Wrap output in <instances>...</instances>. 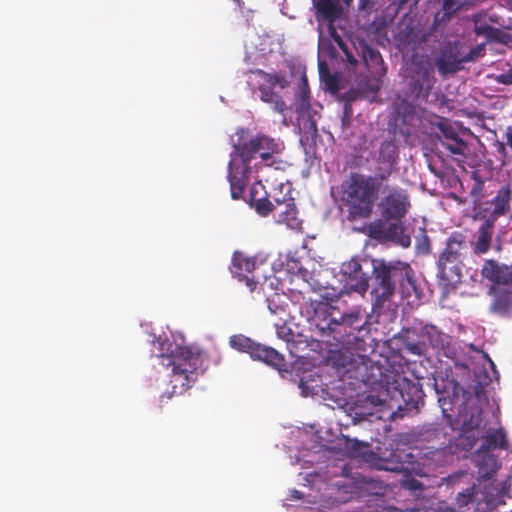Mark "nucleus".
<instances>
[{
	"mask_svg": "<svg viewBox=\"0 0 512 512\" xmlns=\"http://www.w3.org/2000/svg\"><path fill=\"white\" fill-rule=\"evenodd\" d=\"M237 140L233 144L228 163L227 179L230 184L231 197L234 200L242 198L243 193L250 183L253 169H258V164L252 165L256 156L260 164L281 169L284 162L278 156L284 150V145L279 139H275L264 133L249 135V130L240 128L236 132Z\"/></svg>",
	"mask_w": 512,
	"mask_h": 512,
	"instance_id": "f257e3e1",
	"label": "nucleus"
},
{
	"mask_svg": "<svg viewBox=\"0 0 512 512\" xmlns=\"http://www.w3.org/2000/svg\"><path fill=\"white\" fill-rule=\"evenodd\" d=\"M391 176V169L379 168L375 176L351 172L343 181L342 201L350 219L368 218L382 188V182Z\"/></svg>",
	"mask_w": 512,
	"mask_h": 512,
	"instance_id": "f03ea898",
	"label": "nucleus"
},
{
	"mask_svg": "<svg viewBox=\"0 0 512 512\" xmlns=\"http://www.w3.org/2000/svg\"><path fill=\"white\" fill-rule=\"evenodd\" d=\"M372 278L374 282L372 295L378 306L391 301L397 285L400 286L402 294L407 297L412 293L419 294L414 270L407 262L398 259H372Z\"/></svg>",
	"mask_w": 512,
	"mask_h": 512,
	"instance_id": "7ed1b4c3",
	"label": "nucleus"
},
{
	"mask_svg": "<svg viewBox=\"0 0 512 512\" xmlns=\"http://www.w3.org/2000/svg\"><path fill=\"white\" fill-rule=\"evenodd\" d=\"M438 402L444 418L454 421L464 433L477 429L481 424V409L474 403L471 392L464 389L454 378L442 381L441 388L435 383Z\"/></svg>",
	"mask_w": 512,
	"mask_h": 512,
	"instance_id": "20e7f679",
	"label": "nucleus"
},
{
	"mask_svg": "<svg viewBox=\"0 0 512 512\" xmlns=\"http://www.w3.org/2000/svg\"><path fill=\"white\" fill-rule=\"evenodd\" d=\"M166 353H162L160 364L171 368L170 383L174 394H182L197 381L199 371L202 370V352L190 346H180L168 343Z\"/></svg>",
	"mask_w": 512,
	"mask_h": 512,
	"instance_id": "39448f33",
	"label": "nucleus"
},
{
	"mask_svg": "<svg viewBox=\"0 0 512 512\" xmlns=\"http://www.w3.org/2000/svg\"><path fill=\"white\" fill-rule=\"evenodd\" d=\"M397 339L401 343L402 350L415 356H425L427 354L428 345L426 341L439 355L451 358L454 353L451 346L452 337L433 324L423 325L419 333L411 328L402 329Z\"/></svg>",
	"mask_w": 512,
	"mask_h": 512,
	"instance_id": "423d86ee",
	"label": "nucleus"
},
{
	"mask_svg": "<svg viewBox=\"0 0 512 512\" xmlns=\"http://www.w3.org/2000/svg\"><path fill=\"white\" fill-rule=\"evenodd\" d=\"M466 237L455 231L448 237L437 261V277L445 292L454 290L462 281L463 257L466 253Z\"/></svg>",
	"mask_w": 512,
	"mask_h": 512,
	"instance_id": "0eeeda50",
	"label": "nucleus"
},
{
	"mask_svg": "<svg viewBox=\"0 0 512 512\" xmlns=\"http://www.w3.org/2000/svg\"><path fill=\"white\" fill-rule=\"evenodd\" d=\"M510 486V482L505 480L498 485L489 484L487 487H484V492L479 493L478 486L474 484L458 493L456 498L457 505L459 508H463L470 503L476 502L477 510L483 505L490 510L495 509L499 505L505 504V496Z\"/></svg>",
	"mask_w": 512,
	"mask_h": 512,
	"instance_id": "6e6552de",
	"label": "nucleus"
},
{
	"mask_svg": "<svg viewBox=\"0 0 512 512\" xmlns=\"http://www.w3.org/2000/svg\"><path fill=\"white\" fill-rule=\"evenodd\" d=\"M230 346L239 351L248 353L254 360H259L278 370L285 366V358L276 349L262 345L242 334L233 335L229 339Z\"/></svg>",
	"mask_w": 512,
	"mask_h": 512,
	"instance_id": "1a4fd4ad",
	"label": "nucleus"
},
{
	"mask_svg": "<svg viewBox=\"0 0 512 512\" xmlns=\"http://www.w3.org/2000/svg\"><path fill=\"white\" fill-rule=\"evenodd\" d=\"M378 207L384 220L401 221L411 207L409 194L399 186L386 185Z\"/></svg>",
	"mask_w": 512,
	"mask_h": 512,
	"instance_id": "9d476101",
	"label": "nucleus"
},
{
	"mask_svg": "<svg viewBox=\"0 0 512 512\" xmlns=\"http://www.w3.org/2000/svg\"><path fill=\"white\" fill-rule=\"evenodd\" d=\"M359 257H352L341 265V274L345 278L346 287L353 292L364 294L369 288V275L363 271Z\"/></svg>",
	"mask_w": 512,
	"mask_h": 512,
	"instance_id": "9b49d317",
	"label": "nucleus"
},
{
	"mask_svg": "<svg viewBox=\"0 0 512 512\" xmlns=\"http://www.w3.org/2000/svg\"><path fill=\"white\" fill-rule=\"evenodd\" d=\"M463 63L458 42H448L442 46L434 59L435 67L443 76L457 73L463 68Z\"/></svg>",
	"mask_w": 512,
	"mask_h": 512,
	"instance_id": "f8f14e48",
	"label": "nucleus"
},
{
	"mask_svg": "<svg viewBox=\"0 0 512 512\" xmlns=\"http://www.w3.org/2000/svg\"><path fill=\"white\" fill-rule=\"evenodd\" d=\"M410 73L412 94L418 99H427L436 82L433 68L428 62L419 63L411 68Z\"/></svg>",
	"mask_w": 512,
	"mask_h": 512,
	"instance_id": "ddd939ff",
	"label": "nucleus"
},
{
	"mask_svg": "<svg viewBox=\"0 0 512 512\" xmlns=\"http://www.w3.org/2000/svg\"><path fill=\"white\" fill-rule=\"evenodd\" d=\"M269 197L276 202L274 216L277 218V222L285 224L291 229L300 230L302 220L298 217V210L290 193H286L282 197H278L276 194L269 195Z\"/></svg>",
	"mask_w": 512,
	"mask_h": 512,
	"instance_id": "4468645a",
	"label": "nucleus"
},
{
	"mask_svg": "<svg viewBox=\"0 0 512 512\" xmlns=\"http://www.w3.org/2000/svg\"><path fill=\"white\" fill-rule=\"evenodd\" d=\"M481 276L491 283V287L512 286V264L486 259L481 266Z\"/></svg>",
	"mask_w": 512,
	"mask_h": 512,
	"instance_id": "2eb2a0df",
	"label": "nucleus"
},
{
	"mask_svg": "<svg viewBox=\"0 0 512 512\" xmlns=\"http://www.w3.org/2000/svg\"><path fill=\"white\" fill-rule=\"evenodd\" d=\"M361 320L362 316L360 312L341 314L339 317L335 316L334 327L332 329V341L336 344L348 342L347 339L362 328L363 323Z\"/></svg>",
	"mask_w": 512,
	"mask_h": 512,
	"instance_id": "dca6fc26",
	"label": "nucleus"
},
{
	"mask_svg": "<svg viewBox=\"0 0 512 512\" xmlns=\"http://www.w3.org/2000/svg\"><path fill=\"white\" fill-rule=\"evenodd\" d=\"M395 390L398 391L401 400L409 408H418L424 404V391L418 381H412L404 376H398L394 380Z\"/></svg>",
	"mask_w": 512,
	"mask_h": 512,
	"instance_id": "f3484780",
	"label": "nucleus"
},
{
	"mask_svg": "<svg viewBox=\"0 0 512 512\" xmlns=\"http://www.w3.org/2000/svg\"><path fill=\"white\" fill-rule=\"evenodd\" d=\"M493 296L489 310L501 317L512 315V285L510 287H490Z\"/></svg>",
	"mask_w": 512,
	"mask_h": 512,
	"instance_id": "a211bd4d",
	"label": "nucleus"
},
{
	"mask_svg": "<svg viewBox=\"0 0 512 512\" xmlns=\"http://www.w3.org/2000/svg\"><path fill=\"white\" fill-rule=\"evenodd\" d=\"M494 226L492 219H485L478 227L471 241V248L475 255L486 254L492 248Z\"/></svg>",
	"mask_w": 512,
	"mask_h": 512,
	"instance_id": "6ab92c4d",
	"label": "nucleus"
},
{
	"mask_svg": "<svg viewBox=\"0 0 512 512\" xmlns=\"http://www.w3.org/2000/svg\"><path fill=\"white\" fill-rule=\"evenodd\" d=\"M511 191L507 186L501 187L496 196L484 204L489 205L490 208H485L484 211H489L488 215H483L485 219H492V223L495 224L496 220L505 215L510 209Z\"/></svg>",
	"mask_w": 512,
	"mask_h": 512,
	"instance_id": "aec40b11",
	"label": "nucleus"
},
{
	"mask_svg": "<svg viewBox=\"0 0 512 512\" xmlns=\"http://www.w3.org/2000/svg\"><path fill=\"white\" fill-rule=\"evenodd\" d=\"M473 461L478 467L479 480L492 479L500 468L497 457L489 452L476 450Z\"/></svg>",
	"mask_w": 512,
	"mask_h": 512,
	"instance_id": "412c9836",
	"label": "nucleus"
},
{
	"mask_svg": "<svg viewBox=\"0 0 512 512\" xmlns=\"http://www.w3.org/2000/svg\"><path fill=\"white\" fill-rule=\"evenodd\" d=\"M314 6L316 8V18L318 20L322 19L330 25H333L343 12L337 0H316Z\"/></svg>",
	"mask_w": 512,
	"mask_h": 512,
	"instance_id": "4be33fe9",
	"label": "nucleus"
},
{
	"mask_svg": "<svg viewBox=\"0 0 512 512\" xmlns=\"http://www.w3.org/2000/svg\"><path fill=\"white\" fill-rule=\"evenodd\" d=\"M260 189H264V186L262 185L261 181H257L254 184H252L250 188L249 201L251 206L255 208L256 212L259 215L265 217L268 216L270 212L275 213L276 202L273 199L270 200L268 196L258 198L257 195Z\"/></svg>",
	"mask_w": 512,
	"mask_h": 512,
	"instance_id": "5701e85b",
	"label": "nucleus"
},
{
	"mask_svg": "<svg viewBox=\"0 0 512 512\" xmlns=\"http://www.w3.org/2000/svg\"><path fill=\"white\" fill-rule=\"evenodd\" d=\"M334 312H323L317 311L313 319V325L315 330L318 332L320 338H328L326 341L331 342L332 340V329L334 327Z\"/></svg>",
	"mask_w": 512,
	"mask_h": 512,
	"instance_id": "b1692460",
	"label": "nucleus"
},
{
	"mask_svg": "<svg viewBox=\"0 0 512 512\" xmlns=\"http://www.w3.org/2000/svg\"><path fill=\"white\" fill-rule=\"evenodd\" d=\"M395 242L403 248L411 245V237L405 234V228L400 221L385 223V242Z\"/></svg>",
	"mask_w": 512,
	"mask_h": 512,
	"instance_id": "393cba45",
	"label": "nucleus"
},
{
	"mask_svg": "<svg viewBox=\"0 0 512 512\" xmlns=\"http://www.w3.org/2000/svg\"><path fill=\"white\" fill-rule=\"evenodd\" d=\"M358 48L362 61L368 69L377 70L378 67L383 66L384 62L379 51L369 45L365 39H358Z\"/></svg>",
	"mask_w": 512,
	"mask_h": 512,
	"instance_id": "a878e982",
	"label": "nucleus"
},
{
	"mask_svg": "<svg viewBox=\"0 0 512 512\" xmlns=\"http://www.w3.org/2000/svg\"><path fill=\"white\" fill-rule=\"evenodd\" d=\"M495 448H508V440L505 432L502 429H496L491 433L483 436L482 443L477 450L491 453V451Z\"/></svg>",
	"mask_w": 512,
	"mask_h": 512,
	"instance_id": "bb28decb",
	"label": "nucleus"
},
{
	"mask_svg": "<svg viewBox=\"0 0 512 512\" xmlns=\"http://www.w3.org/2000/svg\"><path fill=\"white\" fill-rule=\"evenodd\" d=\"M475 33L477 35H481L486 37L488 41H495L499 43H505L507 34L503 32L501 29L496 28L492 25H489L485 21H482L481 19H477L475 21Z\"/></svg>",
	"mask_w": 512,
	"mask_h": 512,
	"instance_id": "cd10ccee",
	"label": "nucleus"
},
{
	"mask_svg": "<svg viewBox=\"0 0 512 512\" xmlns=\"http://www.w3.org/2000/svg\"><path fill=\"white\" fill-rule=\"evenodd\" d=\"M258 89L260 92L261 101L271 104L274 112L284 114V112L287 109L286 103L279 94L274 92L273 88L267 87L265 85H260Z\"/></svg>",
	"mask_w": 512,
	"mask_h": 512,
	"instance_id": "c85d7f7f",
	"label": "nucleus"
},
{
	"mask_svg": "<svg viewBox=\"0 0 512 512\" xmlns=\"http://www.w3.org/2000/svg\"><path fill=\"white\" fill-rule=\"evenodd\" d=\"M371 364V360L363 355H352L349 365L351 368H347V372H351V370H354L355 378L360 379L362 381H367L369 379L368 374V366Z\"/></svg>",
	"mask_w": 512,
	"mask_h": 512,
	"instance_id": "c756f323",
	"label": "nucleus"
},
{
	"mask_svg": "<svg viewBox=\"0 0 512 512\" xmlns=\"http://www.w3.org/2000/svg\"><path fill=\"white\" fill-rule=\"evenodd\" d=\"M397 147L393 141H384L380 145L378 161L382 162L385 167L393 171V165L397 159Z\"/></svg>",
	"mask_w": 512,
	"mask_h": 512,
	"instance_id": "7c9ffc66",
	"label": "nucleus"
},
{
	"mask_svg": "<svg viewBox=\"0 0 512 512\" xmlns=\"http://www.w3.org/2000/svg\"><path fill=\"white\" fill-rule=\"evenodd\" d=\"M309 94L310 90L308 85V79L306 74L304 73L301 76L299 82V91L296 97L297 110H300L301 112H306L310 109Z\"/></svg>",
	"mask_w": 512,
	"mask_h": 512,
	"instance_id": "2f4dec72",
	"label": "nucleus"
},
{
	"mask_svg": "<svg viewBox=\"0 0 512 512\" xmlns=\"http://www.w3.org/2000/svg\"><path fill=\"white\" fill-rule=\"evenodd\" d=\"M254 73L268 84L267 87L273 88L278 86L281 89H285L289 86V81L283 73H269L262 69H256Z\"/></svg>",
	"mask_w": 512,
	"mask_h": 512,
	"instance_id": "473e14b6",
	"label": "nucleus"
},
{
	"mask_svg": "<svg viewBox=\"0 0 512 512\" xmlns=\"http://www.w3.org/2000/svg\"><path fill=\"white\" fill-rule=\"evenodd\" d=\"M471 178L474 180V184L470 190V196L473 198L474 207L477 208L484 198V180L478 171H473Z\"/></svg>",
	"mask_w": 512,
	"mask_h": 512,
	"instance_id": "72a5a7b5",
	"label": "nucleus"
},
{
	"mask_svg": "<svg viewBox=\"0 0 512 512\" xmlns=\"http://www.w3.org/2000/svg\"><path fill=\"white\" fill-rule=\"evenodd\" d=\"M441 145L446 148L451 154L465 157L466 152L468 151V144L464 141L460 135L455 138V140L450 141H442L439 138Z\"/></svg>",
	"mask_w": 512,
	"mask_h": 512,
	"instance_id": "f704fd0d",
	"label": "nucleus"
},
{
	"mask_svg": "<svg viewBox=\"0 0 512 512\" xmlns=\"http://www.w3.org/2000/svg\"><path fill=\"white\" fill-rule=\"evenodd\" d=\"M385 221L377 219L366 226V234L380 243L385 242Z\"/></svg>",
	"mask_w": 512,
	"mask_h": 512,
	"instance_id": "c9c22d12",
	"label": "nucleus"
},
{
	"mask_svg": "<svg viewBox=\"0 0 512 512\" xmlns=\"http://www.w3.org/2000/svg\"><path fill=\"white\" fill-rule=\"evenodd\" d=\"M319 72L324 79L325 86L331 93H337L340 90V80L336 75L327 72V64L319 62Z\"/></svg>",
	"mask_w": 512,
	"mask_h": 512,
	"instance_id": "e433bc0d",
	"label": "nucleus"
},
{
	"mask_svg": "<svg viewBox=\"0 0 512 512\" xmlns=\"http://www.w3.org/2000/svg\"><path fill=\"white\" fill-rule=\"evenodd\" d=\"M367 94L365 91H362L357 86L356 88H351L348 90L345 95L344 99L346 101V104L344 106V116L350 117L352 114V108L350 106V102L356 101L358 99H366Z\"/></svg>",
	"mask_w": 512,
	"mask_h": 512,
	"instance_id": "4c0bfd02",
	"label": "nucleus"
},
{
	"mask_svg": "<svg viewBox=\"0 0 512 512\" xmlns=\"http://www.w3.org/2000/svg\"><path fill=\"white\" fill-rule=\"evenodd\" d=\"M357 86L367 94L366 99L373 98L380 89V81L376 78H363Z\"/></svg>",
	"mask_w": 512,
	"mask_h": 512,
	"instance_id": "58836bf2",
	"label": "nucleus"
},
{
	"mask_svg": "<svg viewBox=\"0 0 512 512\" xmlns=\"http://www.w3.org/2000/svg\"><path fill=\"white\" fill-rule=\"evenodd\" d=\"M233 265L239 271L252 272L255 269V261L245 257L241 253H235L233 257Z\"/></svg>",
	"mask_w": 512,
	"mask_h": 512,
	"instance_id": "ea45409f",
	"label": "nucleus"
},
{
	"mask_svg": "<svg viewBox=\"0 0 512 512\" xmlns=\"http://www.w3.org/2000/svg\"><path fill=\"white\" fill-rule=\"evenodd\" d=\"M354 50L359 54L360 49L358 48V42L352 43L342 50L344 54L343 61L346 63L347 67L351 69H355L358 65V59L356 58Z\"/></svg>",
	"mask_w": 512,
	"mask_h": 512,
	"instance_id": "a19ab883",
	"label": "nucleus"
},
{
	"mask_svg": "<svg viewBox=\"0 0 512 512\" xmlns=\"http://www.w3.org/2000/svg\"><path fill=\"white\" fill-rule=\"evenodd\" d=\"M437 127L442 134L441 136L438 137V139L441 138L442 141L455 140V138L459 136V133L456 131V129L444 119H442L437 124Z\"/></svg>",
	"mask_w": 512,
	"mask_h": 512,
	"instance_id": "79ce46f5",
	"label": "nucleus"
},
{
	"mask_svg": "<svg viewBox=\"0 0 512 512\" xmlns=\"http://www.w3.org/2000/svg\"><path fill=\"white\" fill-rule=\"evenodd\" d=\"M485 54V44H478L473 47L468 53L462 54L463 62H473Z\"/></svg>",
	"mask_w": 512,
	"mask_h": 512,
	"instance_id": "37998d69",
	"label": "nucleus"
},
{
	"mask_svg": "<svg viewBox=\"0 0 512 512\" xmlns=\"http://www.w3.org/2000/svg\"><path fill=\"white\" fill-rule=\"evenodd\" d=\"M278 336L282 339H284L287 342L288 350L292 356H295L294 353V341H293V333L292 331L287 327H281L278 329L277 332Z\"/></svg>",
	"mask_w": 512,
	"mask_h": 512,
	"instance_id": "c03bdc74",
	"label": "nucleus"
},
{
	"mask_svg": "<svg viewBox=\"0 0 512 512\" xmlns=\"http://www.w3.org/2000/svg\"><path fill=\"white\" fill-rule=\"evenodd\" d=\"M366 446L363 442L358 440L346 439L345 449L351 457L359 455L361 447Z\"/></svg>",
	"mask_w": 512,
	"mask_h": 512,
	"instance_id": "a18cd8bd",
	"label": "nucleus"
},
{
	"mask_svg": "<svg viewBox=\"0 0 512 512\" xmlns=\"http://www.w3.org/2000/svg\"><path fill=\"white\" fill-rule=\"evenodd\" d=\"M401 486L410 491H421L424 489L423 484L413 477H406L405 479H403L401 481Z\"/></svg>",
	"mask_w": 512,
	"mask_h": 512,
	"instance_id": "49530a36",
	"label": "nucleus"
},
{
	"mask_svg": "<svg viewBox=\"0 0 512 512\" xmlns=\"http://www.w3.org/2000/svg\"><path fill=\"white\" fill-rule=\"evenodd\" d=\"M379 468L391 472H401L404 469L402 463L391 459L383 460V463L379 465Z\"/></svg>",
	"mask_w": 512,
	"mask_h": 512,
	"instance_id": "de8ad7c7",
	"label": "nucleus"
},
{
	"mask_svg": "<svg viewBox=\"0 0 512 512\" xmlns=\"http://www.w3.org/2000/svg\"><path fill=\"white\" fill-rule=\"evenodd\" d=\"M298 275L311 287L313 291L320 289V285L316 280L313 279L310 272L306 269H300Z\"/></svg>",
	"mask_w": 512,
	"mask_h": 512,
	"instance_id": "09e8293b",
	"label": "nucleus"
},
{
	"mask_svg": "<svg viewBox=\"0 0 512 512\" xmlns=\"http://www.w3.org/2000/svg\"><path fill=\"white\" fill-rule=\"evenodd\" d=\"M332 38L341 50L348 46V44L343 40V38L335 31L332 33Z\"/></svg>",
	"mask_w": 512,
	"mask_h": 512,
	"instance_id": "8fccbe9b",
	"label": "nucleus"
},
{
	"mask_svg": "<svg viewBox=\"0 0 512 512\" xmlns=\"http://www.w3.org/2000/svg\"><path fill=\"white\" fill-rule=\"evenodd\" d=\"M332 38L341 50L348 46V44L343 40V38L335 31L332 33Z\"/></svg>",
	"mask_w": 512,
	"mask_h": 512,
	"instance_id": "3c124183",
	"label": "nucleus"
},
{
	"mask_svg": "<svg viewBox=\"0 0 512 512\" xmlns=\"http://www.w3.org/2000/svg\"><path fill=\"white\" fill-rule=\"evenodd\" d=\"M498 82L505 85L512 84V72L499 75Z\"/></svg>",
	"mask_w": 512,
	"mask_h": 512,
	"instance_id": "603ef678",
	"label": "nucleus"
},
{
	"mask_svg": "<svg viewBox=\"0 0 512 512\" xmlns=\"http://www.w3.org/2000/svg\"><path fill=\"white\" fill-rule=\"evenodd\" d=\"M246 285L248 286L249 290L252 292L255 290V288L257 286V282L254 281L253 279L246 277Z\"/></svg>",
	"mask_w": 512,
	"mask_h": 512,
	"instance_id": "864d4df0",
	"label": "nucleus"
},
{
	"mask_svg": "<svg viewBox=\"0 0 512 512\" xmlns=\"http://www.w3.org/2000/svg\"><path fill=\"white\" fill-rule=\"evenodd\" d=\"M494 249H495V251H497V252H501V250H502V244H501L500 242H499V243H496V244L494 245Z\"/></svg>",
	"mask_w": 512,
	"mask_h": 512,
	"instance_id": "5fc2aeb1",
	"label": "nucleus"
},
{
	"mask_svg": "<svg viewBox=\"0 0 512 512\" xmlns=\"http://www.w3.org/2000/svg\"><path fill=\"white\" fill-rule=\"evenodd\" d=\"M293 497L296 498V499H301L302 498V493L295 490L294 493H293Z\"/></svg>",
	"mask_w": 512,
	"mask_h": 512,
	"instance_id": "6e6d98bb",
	"label": "nucleus"
},
{
	"mask_svg": "<svg viewBox=\"0 0 512 512\" xmlns=\"http://www.w3.org/2000/svg\"><path fill=\"white\" fill-rule=\"evenodd\" d=\"M480 391H481V388H480V387H475V388H474V392H475V395H476L477 397H479Z\"/></svg>",
	"mask_w": 512,
	"mask_h": 512,
	"instance_id": "4d7b16f0",
	"label": "nucleus"
},
{
	"mask_svg": "<svg viewBox=\"0 0 512 512\" xmlns=\"http://www.w3.org/2000/svg\"><path fill=\"white\" fill-rule=\"evenodd\" d=\"M449 2H450V0H445V1H444V8H445V9L448 7Z\"/></svg>",
	"mask_w": 512,
	"mask_h": 512,
	"instance_id": "13d9d810",
	"label": "nucleus"
},
{
	"mask_svg": "<svg viewBox=\"0 0 512 512\" xmlns=\"http://www.w3.org/2000/svg\"><path fill=\"white\" fill-rule=\"evenodd\" d=\"M299 386L304 391V382H303V380L300 381V385Z\"/></svg>",
	"mask_w": 512,
	"mask_h": 512,
	"instance_id": "bf43d9fd",
	"label": "nucleus"
}]
</instances>
